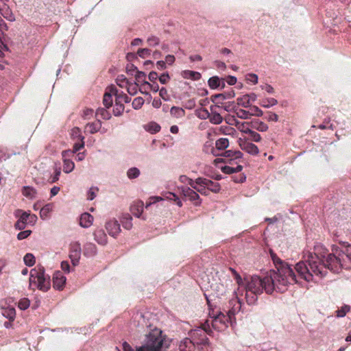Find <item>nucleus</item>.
I'll list each match as a JSON object with an SVG mask.
<instances>
[{
	"instance_id": "obj_1",
	"label": "nucleus",
	"mask_w": 351,
	"mask_h": 351,
	"mask_svg": "<svg viewBox=\"0 0 351 351\" xmlns=\"http://www.w3.org/2000/svg\"><path fill=\"white\" fill-rule=\"evenodd\" d=\"M277 271L270 270L263 276L254 275L245 279L243 284L242 278L236 273V280L239 285L237 291H234V297L241 299L245 294L246 302L249 305L256 304L258 296L265 291L271 294L274 290L284 292L289 285L298 282L296 275L289 265L280 262L276 266Z\"/></svg>"
},
{
	"instance_id": "obj_2",
	"label": "nucleus",
	"mask_w": 351,
	"mask_h": 351,
	"mask_svg": "<svg viewBox=\"0 0 351 351\" xmlns=\"http://www.w3.org/2000/svg\"><path fill=\"white\" fill-rule=\"evenodd\" d=\"M304 258L295 265V269L306 281H313L314 277L322 278L326 276L328 269L337 273L342 268L350 269L351 244L334 248L330 254L324 252L319 255L317 252H308Z\"/></svg>"
},
{
	"instance_id": "obj_3",
	"label": "nucleus",
	"mask_w": 351,
	"mask_h": 351,
	"mask_svg": "<svg viewBox=\"0 0 351 351\" xmlns=\"http://www.w3.org/2000/svg\"><path fill=\"white\" fill-rule=\"evenodd\" d=\"M171 340L161 330L154 328L145 335L141 346L133 348L128 342L123 343V351H165L170 346Z\"/></svg>"
},
{
	"instance_id": "obj_4",
	"label": "nucleus",
	"mask_w": 351,
	"mask_h": 351,
	"mask_svg": "<svg viewBox=\"0 0 351 351\" xmlns=\"http://www.w3.org/2000/svg\"><path fill=\"white\" fill-rule=\"evenodd\" d=\"M228 315H226L223 313L219 312L215 313L214 312L210 313V320L208 319L205 322V324H209L211 323L212 326L214 329L221 331L223 330L228 327V324L231 322L232 317L239 313L241 308V299L238 298H232L228 302Z\"/></svg>"
},
{
	"instance_id": "obj_5",
	"label": "nucleus",
	"mask_w": 351,
	"mask_h": 351,
	"mask_svg": "<svg viewBox=\"0 0 351 351\" xmlns=\"http://www.w3.org/2000/svg\"><path fill=\"white\" fill-rule=\"evenodd\" d=\"M29 286L32 289L35 288L43 291H47L50 288V278L45 274L43 268L32 269L30 271Z\"/></svg>"
},
{
	"instance_id": "obj_6",
	"label": "nucleus",
	"mask_w": 351,
	"mask_h": 351,
	"mask_svg": "<svg viewBox=\"0 0 351 351\" xmlns=\"http://www.w3.org/2000/svg\"><path fill=\"white\" fill-rule=\"evenodd\" d=\"M204 325L203 328H198L192 330L190 333L191 340L193 341L194 346H206L208 344V338L206 337L207 329Z\"/></svg>"
},
{
	"instance_id": "obj_7",
	"label": "nucleus",
	"mask_w": 351,
	"mask_h": 351,
	"mask_svg": "<svg viewBox=\"0 0 351 351\" xmlns=\"http://www.w3.org/2000/svg\"><path fill=\"white\" fill-rule=\"evenodd\" d=\"M82 252L81 245L77 241L72 242L70 244L69 258L73 266H76L79 263Z\"/></svg>"
},
{
	"instance_id": "obj_8",
	"label": "nucleus",
	"mask_w": 351,
	"mask_h": 351,
	"mask_svg": "<svg viewBox=\"0 0 351 351\" xmlns=\"http://www.w3.org/2000/svg\"><path fill=\"white\" fill-rule=\"evenodd\" d=\"M105 228L108 234L112 237H117L121 232L119 221L115 219H111L106 221Z\"/></svg>"
},
{
	"instance_id": "obj_9",
	"label": "nucleus",
	"mask_w": 351,
	"mask_h": 351,
	"mask_svg": "<svg viewBox=\"0 0 351 351\" xmlns=\"http://www.w3.org/2000/svg\"><path fill=\"white\" fill-rule=\"evenodd\" d=\"M63 159V171L66 173H71L75 168L74 162L69 159L72 156V152L70 149L64 150L62 152Z\"/></svg>"
},
{
	"instance_id": "obj_10",
	"label": "nucleus",
	"mask_w": 351,
	"mask_h": 351,
	"mask_svg": "<svg viewBox=\"0 0 351 351\" xmlns=\"http://www.w3.org/2000/svg\"><path fill=\"white\" fill-rule=\"evenodd\" d=\"M239 143L241 149L247 154L257 155L259 153L258 147L245 138H239Z\"/></svg>"
},
{
	"instance_id": "obj_11",
	"label": "nucleus",
	"mask_w": 351,
	"mask_h": 351,
	"mask_svg": "<svg viewBox=\"0 0 351 351\" xmlns=\"http://www.w3.org/2000/svg\"><path fill=\"white\" fill-rule=\"evenodd\" d=\"M66 277L60 271H56L53 275V287L58 290H62L66 283Z\"/></svg>"
},
{
	"instance_id": "obj_12",
	"label": "nucleus",
	"mask_w": 351,
	"mask_h": 351,
	"mask_svg": "<svg viewBox=\"0 0 351 351\" xmlns=\"http://www.w3.org/2000/svg\"><path fill=\"white\" fill-rule=\"evenodd\" d=\"M195 346L189 338H184L178 344L175 351H194Z\"/></svg>"
},
{
	"instance_id": "obj_13",
	"label": "nucleus",
	"mask_w": 351,
	"mask_h": 351,
	"mask_svg": "<svg viewBox=\"0 0 351 351\" xmlns=\"http://www.w3.org/2000/svg\"><path fill=\"white\" fill-rule=\"evenodd\" d=\"M182 192L184 196L191 201H197L199 199V194L190 187H182Z\"/></svg>"
},
{
	"instance_id": "obj_14",
	"label": "nucleus",
	"mask_w": 351,
	"mask_h": 351,
	"mask_svg": "<svg viewBox=\"0 0 351 351\" xmlns=\"http://www.w3.org/2000/svg\"><path fill=\"white\" fill-rule=\"evenodd\" d=\"M143 202L142 201H136L133 202L130 206V212L136 217H140L143 211Z\"/></svg>"
},
{
	"instance_id": "obj_15",
	"label": "nucleus",
	"mask_w": 351,
	"mask_h": 351,
	"mask_svg": "<svg viewBox=\"0 0 351 351\" xmlns=\"http://www.w3.org/2000/svg\"><path fill=\"white\" fill-rule=\"evenodd\" d=\"M216 106L210 107V114L209 117V121L211 123L219 125L222 123L223 118L222 116L217 111H215Z\"/></svg>"
},
{
	"instance_id": "obj_16",
	"label": "nucleus",
	"mask_w": 351,
	"mask_h": 351,
	"mask_svg": "<svg viewBox=\"0 0 351 351\" xmlns=\"http://www.w3.org/2000/svg\"><path fill=\"white\" fill-rule=\"evenodd\" d=\"M93 217L90 214L84 213L81 215L80 218V225L82 228H89L93 224Z\"/></svg>"
},
{
	"instance_id": "obj_17",
	"label": "nucleus",
	"mask_w": 351,
	"mask_h": 351,
	"mask_svg": "<svg viewBox=\"0 0 351 351\" xmlns=\"http://www.w3.org/2000/svg\"><path fill=\"white\" fill-rule=\"evenodd\" d=\"M95 240L101 245H106L107 243V236L102 229H97L94 233Z\"/></svg>"
},
{
	"instance_id": "obj_18",
	"label": "nucleus",
	"mask_w": 351,
	"mask_h": 351,
	"mask_svg": "<svg viewBox=\"0 0 351 351\" xmlns=\"http://www.w3.org/2000/svg\"><path fill=\"white\" fill-rule=\"evenodd\" d=\"M115 88L110 87L109 92H106L104 95L103 104L106 108H109L112 105V95H114Z\"/></svg>"
},
{
	"instance_id": "obj_19",
	"label": "nucleus",
	"mask_w": 351,
	"mask_h": 351,
	"mask_svg": "<svg viewBox=\"0 0 351 351\" xmlns=\"http://www.w3.org/2000/svg\"><path fill=\"white\" fill-rule=\"evenodd\" d=\"M221 156L229 158L230 160L232 161L234 160H240L243 156V154L240 151L227 150L225 151Z\"/></svg>"
},
{
	"instance_id": "obj_20",
	"label": "nucleus",
	"mask_w": 351,
	"mask_h": 351,
	"mask_svg": "<svg viewBox=\"0 0 351 351\" xmlns=\"http://www.w3.org/2000/svg\"><path fill=\"white\" fill-rule=\"evenodd\" d=\"M208 86L212 89L217 88L221 86L223 88L225 86V84L223 80H221L217 76H213L210 77L208 81Z\"/></svg>"
},
{
	"instance_id": "obj_21",
	"label": "nucleus",
	"mask_w": 351,
	"mask_h": 351,
	"mask_svg": "<svg viewBox=\"0 0 351 351\" xmlns=\"http://www.w3.org/2000/svg\"><path fill=\"white\" fill-rule=\"evenodd\" d=\"M181 75L184 79H191L192 80H198L201 78V74L199 72L189 70L182 71Z\"/></svg>"
},
{
	"instance_id": "obj_22",
	"label": "nucleus",
	"mask_w": 351,
	"mask_h": 351,
	"mask_svg": "<svg viewBox=\"0 0 351 351\" xmlns=\"http://www.w3.org/2000/svg\"><path fill=\"white\" fill-rule=\"evenodd\" d=\"M132 217L128 213H123L121 217V222L125 229L130 230L132 228Z\"/></svg>"
},
{
	"instance_id": "obj_23",
	"label": "nucleus",
	"mask_w": 351,
	"mask_h": 351,
	"mask_svg": "<svg viewBox=\"0 0 351 351\" xmlns=\"http://www.w3.org/2000/svg\"><path fill=\"white\" fill-rule=\"evenodd\" d=\"M101 128V122L98 120L96 122L88 123L86 125V130L90 134L97 132Z\"/></svg>"
},
{
	"instance_id": "obj_24",
	"label": "nucleus",
	"mask_w": 351,
	"mask_h": 351,
	"mask_svg": "<svg viewBox=\"0 0 351 351\" xmlns=\"http://www.w3.org/2000/svg\"><path fill=\"white\" fill-rule=\"evenodd\" d=\"M2 315L8 319L10 322L14 320L16 317V311L14 307H8L2 309Z\"/></svg>"
},
{
	"instance_id": "obj_25",
	"label": "nucleus",
	"mask_w": 351,
	"mask_h": 351,
	"mask_svg": "<svg viewBox=\"0 0 351 351\" xmlns=\"http://www.w3.org/2000/svg\"><path fill=\"white\" fill-rule=\"evenodd\" d=\"M97 252V247L95 244L88 243L84 245V254L86 256H94Z\"/></svg>"
},
{
	"instance_id": "obj_26",
	"label": "nucleus",
	"mask_w": 351,
	"mask_h": 351,
	"mask_svg": "<svg viewBox=\"0 0 351 351\" xmlns=\"http://www.w3.org/2000/svg\"><path fill=\"white\" fill-rule=\"evenodd\" d=\"M206 183H208V182L206 181V178H197L195 180H190L189 181V185L191 186V187L192 188V189H193L194 191H195L197 192V189H198V186H199V184H206Z\"/></svg>"
},
{
	"instance_id": "obj_27",
	"label": "nucleus",
	"mask_w": 351,
	"mask_h": 351,
	"mask_svg": "<svg viewBox=\"0 0 351 351\" xmlns=\"http://www.w3.org/2000/svg\"><path fill=\"white\" fill-rule=\"evenodd\" d=\"M22 193L25 197L31 199L36 198L37 195L36 190L30 186H24Z\"/></svg>"
},
{
	"instance_id": "obj_28",
	"label": "nucleus",
	"mask_w": 351,
	"mask_h": 351,
	"mask_svg": "<svg viewBox=\"0 0 351 351\" xmlns=\"http://www.w3.org/2000/svg\"><path fill=\"white\" fill-rule=\"evenodd\" d=\"M251 128L262 132L268 130V125L261 121H252Z\"/></svg>"
},
{
	"instance_id": "obj_29",
	"label": "nucleus",
	"mask_w": 351,
	"mask_h": 351,
	"mask_svg": "<svg viewBox=\"0 0 351 351\" xmlns=\"http://www.w3.org/2000/svg\"><path fill=\"white\" fill-rule=\"evenodd\" d=\"M53 206L52 204H47L40 211V217L42 219H45L49 217V214L52 211Z\"/></svg>"
},
{
	"instance_id": "obj_30",
	"label": "nucleus",
	"mask_w": 351,
	"mask_h": 351,
	"mask_svg": "<svg viewBox=\"0 0 351 351\" xmlns=\"http://www.w3.org/2000/svg\"><path fill=\"white\" fill-rule=\"evenodd\" d=\"M114 95L116 96L115 102L117 104L129 103L130 98L123 93H118V91L115 88Z\"/></svg>"
},
{
	"instance_id": "obj_31",
	"label": "nucleus",
	"mask_w": 351,
	"mask_h": 351,
	"mask_svg": "<svg viewBox=\"0 0 351 351\" xmlns=\"http://www.w3.org/2000/svg\"><path fill=\"white\" fill-rule=\"evenodd\" d=\"M170 114L173 117L182 118L185 115V111L180 107L173 106L170 110Z\"/></svg>"
},
{
	"instance_id": "obj_32",
	"label": "nucleus",
	"mask_w": 351,
	"mask_h": 351,
	"mask_svg": "<svg viewBox=\"0 0 351 351\" xmlns=\"http://www.w3.org/2000/svg\"><path fill=\"white\" fill-rule=\"evenodd\" d=\"M278 104V101L274 98H265L261 101L260 105L266 108H269Z\"/></svg>"
},
{
	"instance_id": "obj_33",
	"label": "nucleus",
	"mask_w": 351,
	"mask_h": 351,
	"mask_svg": "<svg viewBox=\"0 0 351 351\" xmlns=\"http://www.w3.org/2000/svg\"><path fill=\"white\" fill-rule=\"evenodd\" d=\"M210 112L206 108H200L195 110V115L200 119L205 120L209 119Z\"/></svg>"
},
{
	"instance_id": "obj_34",
	"label": "nucleus",
	"mask_w": 351,
	"mask_h": 351,
	"mask_svg": "<svg viewBox=\"0 0 351 351\" xmlns=\"http://www.w3.org/2000/svg\"><path fill=\"white\" fill-rule=\"evenodd\" d=\"M229 145V141L226 138H221L218 139L215 143V146L219 150H223L226 149Z\"/></svg>"
},
{
	"instance_id": "obj_35",
	"label": "nucleus",
	"mask_w": 351,
	"mask_h": 351,
	"mask_svg": "<svg viewBox=\"0 0 351 351\" xmlns=\"http://www.w3.org/2000/svg\"><path fill=\"white\" fill-rule=\"evenodd\" d=\"M61 174V169L60 167H56L54 168V172L53 175H51L48 178L47 182L50 184L54 183L59 180Z\"/></svg>"
},
{
	"instance_id": "obj_36",
	"label": "nucleus",
	"mask_w": 351,
	"mask_h": 351,
	"mask_svg": "<svg viewBox=\"0 0 351 351\" xmlns=\"http://www.w3.org/2000/svg\"><path fill=\"white\" fill-rule=\"evenodd\" d=\"M242 169H243V167L241 165H237L236 167L225 166L221 168V171L224 173H227V174H231L233 173L240 172Z\"/></svg>"
},
{
	"instance_id": "obj_37",
	"label": "nucleus",
	"mask_w": 351,
	"mask_h": 351,
	"mask_svg": "<svg viewBox=\"0 0 351 351\" xmlns=\"http://www.w3.org/2000/svg\"><path fill=\"white\" fill-rule=\"evenodd\" d=\"M237 104L239 106H241L243 108L250 107V105H251L250 99L248 98V97L246 96V95L237 98Z\"/></svg>"
},
{
	"instance_id": "obj_38",
	"label": "nucleus",
	"mask_w": 351,
	"mask_h": 351,
	"mask_svg": "<svg viewBox=\"0 0 351 351\" xmlns=\"http://www.w3.org/2000/svg\"><path fill=\"white\" fill-rule=\"evenodd\" d=\"M140 174L141 171L136 167H131L127 171V176L130 180L137 178Z\"/></svg>"
},
{
	"instance_id": "obj_39",
	"label": "nucleus",
	"mask_w": 351,
	"mask_h": 351,
	"mask_svg": "<svg viewBox=\"0 0 351 351\" xmlns=\"http://www.w3.org/2000/svg\"><path fill=\"white\" fill-rule=\"evenodd\" d=\"M208 183H206V186H208V191H210L214 193H217L220 190V185L217 182H214L210 180L206 179Z\"/></svg>"
},
{
	"instance_id": "obj_40",
	"label": "nucleus",
	"mask_w": 351,
	"mask_h": 351,
	"mask_svg": "<svg viewBox=\"0 0 351 351\" xmlns=\"http://www.w3.org/2000/svg\"><path fill=\"white\" fill-rule=\"evenodd\" d=\"M235 114L238 118L242 119H248L250 118V113L249 110H245L243 109H236Z\"/></svg>"
},
{
	"instance_id": "obj_41",
	"label": "nucleus",
	"mask_w": 351,
	"mask_h": 351,
	"mask_svg": "<svg viewBox=\"0 0 351 351\" xmlns=\"http://www.w3.org/2000/svg\"><path fill=\"white\" fill-rule=\"evenodd\" d=\"M251 122H241L237 128L241 132L248 134L251 130Z\"/></svg>"
},
{
	"instance_id": "obj_42",
	"label": "nucleus",
	"mask_w": 351,
	"mask_h": 351,
	"mask_svg": "<svg viewBox=\"0 0 351 351\" xmlns=\"http://www.w3.org/2000/svg\"><path fill=\"white\" fill-rule=\"evenodd\" d=\"M25 264L28 267H32L35 264V257L31 253H27L23 258Z\"/></svg>"
},
{
	"instance_id": "obj_43",
	"label": "nucleus",
	"mask_w": 351,
	"mask_h": 351,
	"mask_svg": "<svg viewBox=\"0 0 351 351\" xmlns=\"http://www.w3.org/2000/svg\"><path fill=\"white\" fill-rule=\"evenodd\" d=\"M71 137L74 140L84 141V137L81 134L80 130L78 128H74L71 130Z\"/></svg>"
},
{
	"instance_id": "obj_44",
	"label": "nucleus",
	"mask_w": 351,
	"mask_h": 351,
	"mask_svg": "<svg viewBox=\"0 0 351 351\" xmlns=\"http://www.w3.org/2000/svg\"><path fill=\"white\" fill-rule=\"evenodd\" d=\"M96 114L97 115H100L102 119L106 120H108L111 118L110 113L106 108H99L97 110Z\"/></svg>"
},
{
	"instance_id": "obj_45",
	"label": "nucleus",
	"mask_w": 351,
	"mask_h": 351,
	"mask_svg": "<svg viewBox=\"0 0 351 351\" xmlns=\"http://www.w3.org/2000/svg\"><path fill=\"white\" fill-rule=\"evenodd\" d=\"M350 310V307L348 305H343L341 307V308L336 311V315L337 317H343L346 316L347 313H348Z\"/></svg>"
},
{
	"instance_id": "obj_46",
	"label": "nucleus",
	"mask_w": 351,
	"mask_h": 351,
	"mask_svg": "<svg viewBox=\"0 0 351 351\" xmlns=\"http://www.w3.org/2000/svg\"><path fill=\"white\" fill-rule=\"evenodd\" d=\"M117 84L121 88H126V86L129 84V81L127 80L125 75H120L117 77Z\"/></svg>"
},
{
	"instance_id": "obj_47",
	"label": "nucleus",
	"mask_w": 351,
	"mask_h": 351,
	"mask_svg": "<svg viewBox=\"0 0 351 351\" xmlns=\"http://www.w3.org/2000/svg\"><path fill=\"white\" fill-rule=\"evenodd\" d=\"M145 128L152 134H154L160 131V126L158 123L152 122L147 124Z\"/></svg>"
},
{
	"instance_id": "obj_48",
	"label": "nucleus",
	"mask_w": 351,
	"mask_h": 351,
	"mask_svg": "<svg viewBox=\"0 0 351 351\" xmlns=\"http://www.w3.org/2000/svg\"><path fill=\"white\" fill-rule=\"evenodd\" d=\"M250 117L252 116L262 117L263 112L256 106H251L250 107Z\"/></svg>"
},
{
	"instance_id": "obj_49",
	"label": "nucleus",
	"mask_w": 351,
	"mask_h": 351,
	"mask_svg": "<svg viewBox=\"0 0 351 351\" xmlns=\"http://www.w3.org/2000/svg\"><path fill=\"white\" fill-rule=\"evenodd\" d=\"M125 88L130 95H134L138 91V84L129 82Z\"/></svg>"
},
{
	"instance_id": "obj_50",
	"label": "nucleus",
	"mask_w": 351,
	"mask_h": 351,
	"mask_svg": "<svg viewBox=\"0 0 351 351\" xmlns=\"http://www.w3.org/2000/svg\"><path fill=\"white\" fill-rule=\"evenodd\" d=\"M15 215L26 225L29 224L27 222L28 219L27 217V212L23 211L22 210H17L15 212Z\"/></svg>"
},
{
	"instance_id": "obj_51",
	"label": "nucleus",
	"mask_w": 351,
	"mask_h": 351,
	"mask_svg": "<svg viewBox=\"0 0 351 351\" xmlns=\"http://www.w3.org/2000/svg\"><path fill=\"white\" fill-rule=\"evenodd\" d=\"M143 104L144 99L141 97H138L133 100L132 105L134 109L137 110L141 108Z\"/></svg>"
},
{
	"instance_id": "obj_52",
	"label": "nucleus",
	"mask_w": 351,
	"mask_h": 351,
	"mask_svg": "<svg viewBox=\"0 0 351 351\" xmlns=\"http://www.w3.org/2000/svg\"><path fill=\"white\" fill-rule=\"evenodd\" d=\"M124 110V106L123 104H117L115 102V106L113 109L114 116H119Z\"/></svg>"
},
{
	"instance_id": "obj_53",
	"label": "nucleus",
	"mask_w": 351,
	"mask_h": 351,
	"mask_svg": "<svg viewBox=\"0 0 351 351\" xmlns=\"http://www.w3.org/2000/svg\"><path fill=\"white\" fill-rule=\"evenodd\" d=\"M147 42L150 47H154L160 43V39L155 36H150L147 38Z\"/></svg>"
},
{
	"instance_id": "obj_54",
	"label": "nucleus",
	"mask_w": 351,
	"mask_h": 351,
	"mask_svg": "<svg viewBox=\"0 0 351 351\" xmlns=\"http://www.w3.org/2000/svg\"><path fill=\"white\" fill-rule=\"evenodd\" d=\"M159 95L160 97L165 101H170L171 99L170 95H169L167 90L164 87L160 89Z\"/></svg>"
},
{
	"instance_id": "obj_55",
	"label": "nucleus",
	"mask_w": 351,
	"mask_h": 351,
	"mask_svg": "<svg viewBox=\"0 0 351 351\" xmlns=\"http://www.w3.org/2000/svg\"><path fill=\"white\" fill-rule=\"evenodd\" d=\"M29 300L27 298H23L19 302L18 306L21 310H26L29 308Z\"/></svg>"
},
{
	"instance_id": "obj_56",
	"label": "nucleus",
	"mask_w": 351,
	"mask_h": 351,
	"mask_svg": "<svg viewBox=\"0 0 351 351\" xmlns=\"http://www.w3.org/2000/svg\"><path fill=\"white\" fill-rule=\"evenodd\" d=\"M246 81L249 82H252L253 84H256L258 83V75L254 73H248L245 75Z\"/></svg>"
},
{
	"instance_id": "obj_57",
	"label": "nucleus",
	"mask_w": 351,
	"mask_h": 351,
	"mask_svg": "<svg viewBox=\"0 0 351 351\" xmlns=\"http://www.w3.org/2000/svg\"><path fill=\"white\" fill-rule=\"evenodd\" d=\"M250 135V138L254 142H260L261 141V135L256 132L251 130L248 133Z\"/></svg>"
},
{
	"instance_id": "obj_58",
	"label": "nucleus",
	"mask_w": 351,
	"mask_h": 351,
	"mask_svg": "<svg viewBox=\"0 0 351 351\" xmlns=\"http://www.w3.org/2000/svg\"><path fill=\"white\" fill-rule=\"evenodd\" d=\"M80 142H75L74 145H73V150H71V152H72V156L76 153L77 151H79L80 149H81L82 148L84 147V141H79Z\"/></svg>"
},
{
	"instance_id": "obj_59",
	"label": "nucleus",
	"mask_w": 351,
	"mask_h": 351,
	"mask_svg": "<svg viewBox=\"0 0 351 351\" xmlns=\"http://www.w3.org/2000/svg\"><path fill=\"white\" fill-rule=\"evenodd\" d=\"M93 114H94V111L93 109L86 108L83 110L82 117L84 119H89L93 116Z\"/></svg>"
},
{
	"instance_id": "obj_60",
	"label": "nucleus",
	"mask_w": 351,
	"mask_h": 351,
	"mask_svg": "<svg viewBox=\"0 0 351 351\" xmlns=\"http://www.w3.org/2000/svg\"><path fill=\"white\" fill-rule=\"evenodd\" d=\"M208 189L206 185L204 184H199L198 189L197 191V193H199L202 195H208Z\"/></svg>"
},
{
	"instance_id": "obj_61",
	"label": "nucleus",
	"mask_w": 351,
	"mask_h": 351,
	"mask_svg": "<svg viewBox=\"0 0 351 351\" xmlns=\"http://www.w3.org/2000/svg\"><path fill=\"white\" fill-rule=\"evenodd\" d=\"M32 233V231L31 230H24V231H21L18 234H17V239L19 240H23L24 239H26Z\"/></svg>"
},
{
	"instance_id": "obj_62",
	"label": "nucleus",
	"mask_w": 351,
	"mask_h": 351,
	"mask_svg": "<svg viewBox=\"0 0 351 351\" xmlns=\"http://www.w3.org/2000/svg\"><path fill=\"white\" fill-rule=\"evenodd\" d=\"M150 52H151V51H150L149 49H147V48H143V49H139L138 50L137 53H138V55L140 57H141V58H145V57H147V56H149V55H150Z\"/></svg>"
},
{
	"instance_id": "obj_63",
	"label": "nucleus",
	"mask_w": 351,
	"mask_h": 351,
	"mask_svg": "<svg viewBox=\"0 0 351 351\" xmlns=\"http://www.w3.org/2000/svg\"><path fill=\"white\" fill-rule=\"evenodd\" d=\"M27 217L28 219V223L31 226L34 225L38 219L36 215L34 214H30L29 213L27 212Z\"/></svg>"
},
{
	"instance_id": "obj_64",
	"label": "nucleus",
	"mask_w": 351,
	"mask_h": 351,
	"mask_svg": "<svg viewBox=\"0 0 351 351\" xmlns=\"http://www.w3.org/2000/svg\"><path fill=\"white\" fill-rule=\"evenodd\" d=\"M145 73L143 71H136L135 73V78L138 82L144 81V79L145 78Z\"/></svg>"
}]
</instances>
